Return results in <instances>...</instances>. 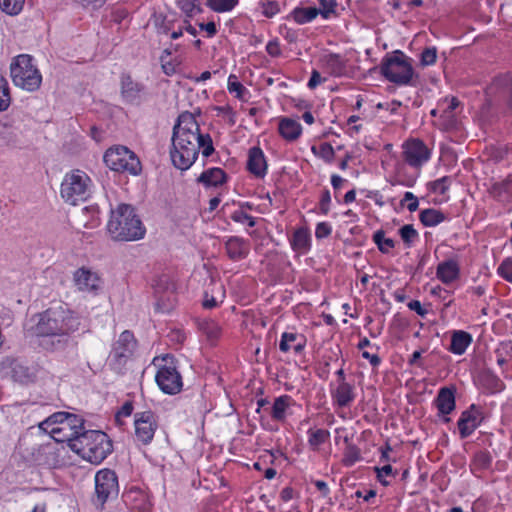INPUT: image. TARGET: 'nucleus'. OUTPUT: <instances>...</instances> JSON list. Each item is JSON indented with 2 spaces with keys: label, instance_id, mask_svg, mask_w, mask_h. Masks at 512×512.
<instances>
[{
  "label": "nucleus",
  "instance_id": "nucleus-62",
  "mask_svg": "<svg viewBox=\"0 0 512 512\" xmlns=\"http://www.w3.org/2000/svg\"><path fill=\"white\" fill-rule=\"evenodd\" d=\"M331 196L329 190H324L320 200V210L326 214L329 211Z\"/></svg>",
  "mask_w": 512,
  "mask_h": 512
},
{
  "label": "nucleus",
  "instance_id": "nucleus-21",
  "mask_svg": "<svg viewBox=\"0 0 512 512\" xmlns=\"http://www.w3.org/2000/svg\"><path fill=\"white\" fill-rule=\"evenodd\" d=\"M225 249L231 260L240 261L249 254L250 243L244 238L231 236L225 242Z\"/></svg>",
  "mask_w": 512,
  "mask_h": 512
},
{
  "label": "nucleus",
  "instance_id": "nucleus-47",
  "mask_svg": "<svg viewBox=\"0 0 512 512\" xmlns=\"http://www.w3.org/2000/svg\"><path fill=\"white\" fill-rule=\"evenodd\" d=\"M497 273L506 281L512 283V258L504 259L497 268Z\"/></svg>",
  "mask_w": 512,
  "mask_h": 512
},
{
  "label": "nucleus",
  "instance_id": "nucleus-8",
  "mask_svg": "<svg viewBox=\"0 0 512 512\" xmlns=\"http://www.w3.org/2000/svg\"><path fill=\"white\" fill-rule=\"evenodd\" d=\"M90 184L91 179L85 172L74 170L65 175L61 183V196L65 202L77 205L89 197Z\"/></svg>",
  "mask_w": 512,
  "mask_h": 512
},
{
  "label": "nucleus",
  "instance_id": "nucleus-35",
  "mask_svg": "<svg viewBox=\"0 0 512 512\" xmlns=\"http://www.w3.org/2000/svg\"><path fill=\"white\" fill-rule=\"evenodd\" d=\"M177 20L174 17L162 16L156 18L155 27L158 34L168 35L176 27Z\"/></svg>",
  "mask_w": 512,
  "mask_h": 512
},
{
  "label": "nucleus",
  "instance_id": "nucleus-15",
  "mask_svg": "<svg viewBox=\"0 0 512 512\" xmlns=\"http://www.w3.org/2000/svg\"><path fill=\"white\" fill-rule=\"evenodd\" d=\"M135 436L142 444H149L158 427L157 417L152 411H143L135 414Z\"/></svg>",
  "mask_w": 512,
  "mask_h": 512
},
{
  "label": "nucleus",
  "instance_id": "nucleus-6",
  "mask_svg": "<svg viewBox=\"0 0 512 512\" xmlns=\"http://www.w3.org/2000/svg\"><path fill=\"white\" fill-rule=\"evenodd\" d=\"M10 75L13 83L26 91L38 90L42 83V75L33 63V58L27 54L15 57L10 65Z\"/></svg>",
  "mask_w": 512,
  "mask_h": 512
},
{
  "label": "nucleus",
  "instance_id": "nucleus-23",
  "mask_svg": "<svg viewBox=\"0 0 512 512\" xmlns=\"http://www.w3.org/2000/svg\"><path fill=\"white\" fill-rule=\"evenodd\" d=\"M331 13V9H317L316 7H296L291 15L295 22L298 24H305L321 14L324 18H328Z\"/></svg>",
  "mask_w": 512,
  "mask_h": 512
},
{
  "label": "nucleus",
  "instance_id": "nucleus-1",
  "mask_svg": "<svg viewBox=\"0 0 512 512\" xmlns=\"http://www.w3.org/2000/svg\"><path fill=\"white\" fill-rule=\"evenodd\" d=\"M33 335L44 338L41 345L51 351L67 346L71 334L80 329L81 319L67 305L57 303L32 317Z\"/></svg>",
  "mask_w": 512,
  "mask_h": 512
},
{
  "label": "nucleus",
  "instance_id": "nucleus-28",
  "mask_svg": "<svg viewBox=\"0 0 512 512\" xmlns=\"http://www.w3.org/2000/svg\"><path fill=\"white\" fill-rule=\"evenodd\" d=\"M332 398L338 409H344L352 401V387L347 382L337 384L332 390Z\"/></svg>",
  "mask_w": 512,
  "mask_h": 512
},
{
  "label": "nucleus",
  "instance_id": "nucleus-51",
  "mask_svg": "<svg viewBox=\"0 0 512 512\" xmlns=\"http://www.w3.org/2000/svg\"><path fill=\"white\" fill-rule=\"evenodd\" d=\"M202 139H199V149L202 148V155L209 157L214 152L212 138L209 134H201Z\"/></svg>",
  "mask_w": 512,
  "mask_h": 512
},
{
  "label": "nucleus",
  "instance_id": "nucleus-59",
  "mask_svg": "<svg viewBox=\"0 0 512 512\" xmlns=\"http://www.w3.org/2000/svg\"><path fill=\"white\" fill-rule=\"evenodd\" d=\"M133 412V404L131 401H126L120 410L117 412L115 419L118 423H120L121 417H129Z\"/></svg>",
  "mask_w": 512,
  "mask_h": 512
},
{
  "label": "nucleus",
  "instance_id": "nucleus-10",
  "mask_svg": "<svg viewBox=\"0 0 512 512\" xmlns=\"http://www.w3.org/2000/svg\"><path fill=\"white\" fill-rule=\"evenodd\" d=\"M103 160L107 167L116 172H127L136 176L142 170L139 158L125 146L109 148L105 152Z\"/></svg>",
  "mask_w": 512,
  "mask_h": 512
},
{
  "label": "nucleus",
  "instance_id": "nucleus-58",
  "mask_svg": "<svg viewBox=\"0 0 512 512\" xmlns=\"http://www.w3.org/2000/svg\"><path fill=\"white\" fill-rule=\"evenodd\" d=\"M487 381L493 392H500L505 388L504 383L494 374H488Z\"/></svg>",
  "mask_w": 512,
  "mask_h": 512
},
{
  "label": "nucleus",
  "instance_id": "nucleus-3",
  "mask_svg": "<svg viewBox=\"0 0 512 512\" xmlns=\"http://www.w3.org/2000/svg\"><path fill=\"white\" fill-rule=\"evenodd\" d=\"M202 139L199 125L194 117L181 114L173 127L170 157L173 165L180 170L189 169L199 154V142Z\"/></svg>",
  "mask_w": 512,
  "mask_h": 512
},
{
  "label": "nucleus",
  "instance_id": "nucleus-9",
  "mask_svg": "<svg viewBox=\"0 0 512 512\" xmlns=\"http://www.w3.org/2000/svg\"><path fill=\"white\" fill-rule=\"evenodd\" d=\"M137 341L132 332L123 331L113 343L108 357V365L117 374H123L128 361L132 358Z\"/></svg>",
  "mask_w": 512,
  "mask_h": 512
},
{
  "label": "nucleus",
  "instance_id": "nucleus-32",
  "mask_svg": "<svg viewBox=\"0 0 512 512\" xmlns=\"http://www.w3.org/2000/svg\"><path fill=\"white\" fill-rule=\"evenodd\" d=\"M291 402V397L282 395L275 399L271 408V417L277 421H283L286 417V410Z\"/></svg>",
  "mask_w": 512,
  "mask_h": 512
},
{
  "label": "nucleus",
  "instance_id": "nucleus-12",
  "mask_svg": "<svg viewBox=\"0 0 512 512\" xmlns=\"http://www.w3.org/2000/svg\"><path fill=\"white\" fill-rule=\"evenodd\" d=\"M120 95L125 104L139 106L147 98V88L130 74L122 73L120 76Z\"/></svg>",
  "mask_w": 512,
  "mask_h": 512
},
{
  "label": "nucleus",
  "instance_id": "nucleus-55",
  "mask_svg": "<svg viewBox=\"0 0 512 512\" xmlns=\"http://www.w3.org/2000/svg\"><path fill=\"white\" fill-rule=\"evenodd\" d=\"M363 104H366L367 107L364 108L362 115L365 119L371 120L374 117V106L371 103H366L362 95L357 96L354 108L360 109Z\"/></svg>",
  "mask_w": 512,
  "mask_h": 512
},
{
  "label": "nucleus",
  "instance_id": "nucleus-20",
  "mask_svg": "<svg viewBox=\"0 0 512 512\" xmlns=\"http://www.w3.org/2000/svg\"><path fill=\"white\" fill-rule=\"evenodd\" d=\"M487 94L498 96L512 108V78L510 76L495 78L488 87Z\"/></svg>",
  "mask_w": 512,
  "mask_h": 512
},
{
  "label": "nucleus",
  "instance_id": "nucleus-26",
  "mask_svg": "<svg viewBox=\"0 0 512 512\" xmlns=\"http://www.w3.org/2000/svg\"><path fill=\"white\" fill-rule=\"evenodd\" d=\"M335 443L341 449L345 450L344 463L349 466L352 464V444L350 443V433L348 427L335 428Z\"/></svg>",
  "mask_w": 512,
  "mask_h": 512
},
{
  "label": "nucleus",
  "instance_id": "nucleus-33",
  "mask_svg": "<svg viewBox=\"0 0 512 512\" xmlns=\"http://www.w3.org/2000/svg\"><path fill=\"white\" fill-rule=\"evenodd\" d=\"M310 236L306 229H297L291 240L292 248L296 251H305L309 247Z\"/></svg>",
  "mask_w": 512,
  "mask_h": 512
},
{
  "label": "nucleus",
  "instance_id": "nucleus-7",
  "mask_svg": "<svg viewBox=\"0 0 512 512\" xmlns=\"http://www.w3.org/2000/svg\"><path fill=\"white\" fill-rule=\"evenodd\" d=\"M381 73L390 82L397 85H409L414 71L409 58L397 50L383 58Z\"/></svg>",
  "mask_w": 512,
  "mask_h": 512
},
{
  "label": "nucleus",
  "instance_id": "nucleus-54",
  "mask_svg": "<svg viewBox=\"0 0 512 512\" xmlns=\"http://www.w3.org/2000/svg\"><path fill=\"white\" fill-rule=\"evenodd\" d=\"M508 177L502 182H496L491 187V194L496 198L508 196Z\"/></svg>",
  "mask_w": 512,
  "mask_h": 512
},
{
  "label": "nucleus",
  "instance_id": "nucleus-34",
  "mask_svg": "<svg viewBox=\"0 0 512 512\" xmlns=\"http://www.w3.org/2000/svg\"><path fill=\"white\" fill-rule=\"evenodd\" d=\"M239 4V0H206V6L216 13L232 11Z\"/></svg>",
  "mask_w": 512,
  "mask_h": 512
},
{
  "label": "nucleus",
  "instance_id": "nucleus-46",
  "mask_svg": "<svg viewBox=\"0 0 512 512\" xmlns=\"http://www.w3.org/2000/svg\"><path fill=\"white\" fill-rule=\"evenodd\" d=\"M259 6L262 9V14L267 18H272L280 11L278 2L273 0L260 1Z\"/></svg>",
  "mask_w": 512,
  "mask_h": 512
},
{
  "label": "nucleus",
  "instance_id": "nucleus-11",
  "mask_svg": "<svg viewBox=\"0 0 512 512\" xmlns=\"http://www.w3.org/2000/svg\"><path fill=\"white\" fill-rule=\"evenodd\" d=\"M96 504L103 507L109 500L116 498L119 493L118 477L113 470L102 469L95 475Z\"/></svg>",
  "mask_w": 512,
  "mask_h": 512
},
{
  "label": "nucleus",
  "instance_id": "nucleus-19",
  "mask_svg": "<svg viewBox=\"0 0 512 512\" xmlns=\"http://www.w3.org/2000/svg\"><path fill=\"white\" fill-rule=\"evenodd\" d=\"M455 393L456 388L453 386L450 387H442L439 389L437 397L434 401L435 406L438 409V414L440 416H444V422H449L450 418L448 415L455 410L456 401H455Z\"/></svg>",
  "mask_w": 512,
  "mask_h": 512
},
{
  "label": "nucleus",
  "instance_id": "nucleus-60",
  "mask_svg": "<svg viewBox=\"0 0 512 512\" xmlns=\"http://www.w3.org/2000/svg\"><path fill=\"white\" fill-rule=\"evenodd\" d=\"M407 306L410 310L415 311L421 317H425L428 313V310L423 308L421 302L418 300H411Z\"/></svg>",
  "mask_w": 512,
  "mask_h": 512
},
{
  "label": "nucleus",
  "instance_id": "nucleus-22",
  "mask_svg": "<svg viewBox=\"0 0 512 512\" xmlns=\"http://www.w3.org/2000/svg\"><path fill=\"white\" fill-rule=\"evenodd\" d=\"M247 169L258 178H263L266 175L267 163L264 153L259 147L249 149Z\"/></svg>",
  "mask_w": 512,
  "mask_h": 512
},
{
  "label": "nucleus",
  "instance_id": "nucleus-39",
  "mask_svg": "<svg viewBox=\"0 0 512 512\" xmlns=\"http://www.w3.org/2000/svg\"><path fill=\"white\" fill-rule=\"evenodd\" d=\"M11 103L9 84L6 78L0 75V111L8 109Z\"/></svg>",
  "mask_w": 512,
  "mask_h": 512
},
{
  "label": "nucleus",
  "instance_id": "nucleus-63",
  "mask_svg": "<svg viewBox=\"0 0 512 512\" xmlns=\"http://www.w3.org/2000/svg\"><path fill=\"white\" fill-rule=\"evenodd\" d=\"M322 80L323 78L321 77L320 73L317 70H313L308 81V87L310 89H315L322 82Z\"/></svg>",
  "mask_w": 512,
  "mask_h": 512
},
{
  "label": "nucleus",
  "instance_id": "nucleus-53",
  "mask_svg": "<svg viewBox=\"0 0 512 512\" xmlns=\"http://www.w3.org/2000/svg\"><path fill=\"white\" fill-rule=\"evenodd\" d=\"M437 59V50L435 47H429L421 53V64L423 66L433 65Z\"/></svg>",
  "mask_w": 512,
  "mask_h": 512
},
{
  "label": "nucleus",
  "instance_id": "nucleus-42",
  "mask_svg": "<svg viewBox=\"0 0 512 512\" xmlns=\"http://www.w3.org/2000/svg\"><path fill=\"white\" fill-rule=\"evenodd\" d=\"M25 0H0V8L9 15H17L21 12Z\"/></svg>",
  "mask_w": 512,
  "mask_h": 512
},
{
  "label": "nucleus",
  "instance_id": "nucleus-30",
  "mask_svg": "<svg viewBox=\"0 0 512 512\" xmlns=\"http://www.w3.org/2000/svg\"><path fill=\"white\" fill-rule=\"evenodd\" d=\"M197 180L205 186H218L226 181V174L221 168H210L204 171Z\"/></svg>",
  "mask_w": 512,
  "mask_h": 512
},
{
  "label": "nucleus",
  "instance_id": "nucleus-31",
  "mask_svg": "<svg viewBox=\"0 0 512 512\" xmlns=\"http://www.w3.org/2000/svg\"><path fill=\"white\" fill-rule=\"evenodd\" d=\"M419 219L426 227H434L446 220L443 212L437 209L429 208L420 212Z\"/></svg>",
  "mask_w": 512,
  "mask_h": 512
},
{
  "label": "nucleus",
  "instance_id": "nucleus-40",
  "mask_svg": "<svg viewBox=\"0 0 512 512\" xmlns=\"http://www.w3.org/2000/svg\"><path fill=\"white\" fill-rule=\"evenodd\" d=\"M177 6L186 15L187 18H192L196 12H201L199 0H178Z\"/></svg>",
  "mask_w": 512,
  "mask_h": 512
},
{
  "label": "nucleus",
  "instance_id": "nucleus-48",
  "mask_svg": "<svg viewBox=\"0 0 512 512\" xmlns=\"http://www.w3.org/2000/svg\"><path fill=\"white\" fill-rule=\"evenodd\" d=\"M201 330L211 340L217 339L221 332L220 326L213 321H206V322L202 323Z\"/></svg>",
  "mask_w": 512,
  "mask_h": 512
},
{
  "label": "nucleus",
  "instance_id": "nucleus-13",
  "mask_svg": "<svg viewBox=\"0 0 512 512\" xmlns=\"http://www.w3.org/2000/svg\"><path fill=\"white\" fill-rule=\"evenodd\" d=\"M1 371L6 377L20 384H29L35 380V372L23 361L17 358L6 357L1 362Z\"/></svg>",
  "mask_w": 512,
  "mask_h": 512
},
{
  "label": "nucleus",
  "instance_id": "nucleus-57",
  "mask_svg": "<svg viewBox=\"0 0 512 512\" xmlns=\"http://www.w3.org/2000/svg\"><path fill=\"white\" fill-rule=\"evenodd\" d=\"M328 64L333 69L334 74L341 75L344 73V66L339 55H331Z\"/></svg>",
  "mask_w": 512,
  "mask_h": 512
},
{
  "label": "nucleus",
  "instance_id": "nucleus-29",
  "mask_svg": "<svg viewBox=\"0 0 512 512\" xmlns=\"http://www.w3.org/2000/svg\"><path fill=\"white\" fill-rule=\"evenodd\" d=\"M280 135L288 141L296 140L301 134V125L292 119L284 118L278 127Z\"/></svg>",
  "mask_w": 512,
  "mask_h": 512
},
{
  "label": "nucleus",
  "instance_id": "nucleus-24",
  "mask_svg": "<svg viewBox=\"0 0 512 512\" xmlns=\"http://www.w3.org/2000/svg\"><path fill=\"white\" fill-rule=\"evenodd\" d=\"M305 343L306 340L304 336L297 333L284 332L281 336L279 349L282 352L293 350L295 353L299 354L303 351Z\"/></svg>",
  "mask_w": 512,
  "mask_h": 512
},
{
  "label": "nucleus",
  "instance_id": "nucleus-38",
  "mask_svg": "<svg viewBox=\"0 0 512 512\" xmlns=\"http://www.w3.org/2000/svg\"><path fill=\"white\" fill-rule=\"evenodd\" d=\"M309 439L308 442L310 446L316 450L320 445L326 442L329 437V432L325 429H310L308 431Z\"/></svg>",
  "mask_w": 512,
  "mask_h": 512
},
{
  "label": "nucleus",
  "instance_id": "nucleus-44",
  "mask_svg": "<svg viewBox=\"0 0 512 512\" xmlns=\"http://www.w3.org/2000/svg\"><path fill=\"white\" fill-rule=\"evenodd\" d=\"M399 234H400L401 239L403 240V242L408 247H410L412 242L416 238H418V232L415 230V228L411 224H406V225L402 226L400 228V230H399Z\"/></svg>",
  "mask_w": 512,
  "mask_h": 512
},
{
  "label": "nucleus",
  "instance_id": "nucleus-45",
  "mask_svg": "<svg viewBox=\"0 0 512 512\" xmlns=\"http://www.w3.org/2000/svg\"><path fill=\"white\" fill-rule=\"evenodd\" d=\"M312 151L327 162H330L334 156L333 147L329 143H321L318 147L313 146Z\"/></svg>",
  "mask_w": 512,
  "mask_h": 512
},
{
  "label": "nucleus",
  "instance_id": "nucleus-43",
  "mask_svg": "<svg viewBox=\"0 0 512 512\" xmlns=\"http://www.w3.org/2000/svg\"><path fill=\"white\" fill-rule=\"evenodd\" d=\"M450 184H451V178L448 176H444L439 179H436L433 182H430L429 189L434 193L443 195L448 191Z\"/></svg>",
  "mask_w": 512,
  "mask_h": 512
},
{
  "label": "nucleus",
  "instance_id": "nucleus-36",
  "mask_svg": "<svg viewBox=\"0 0 512 512\" xmlns=\"http://www.w3.org/2000/svg\"><path fill=\"white\" fill-rule=\"evenodd\" d=\"M373 240L378 249L384 254L390 253V251L395 247L394 240L386 238L385 233L382 230H378L373 234Z\"/></svg>",
  "mask_w": 512,
  "mask_h": 512
},
{
  "label": "nucleus",
  "instance_id": "nucleus-14",
  "mask_svg": "<svg viewBox=\"0 0 512 512\" xmlns=\"http://www.w3.org/2000/svg\"><path fill=\"white\" fill-rule=\"evenodd\" d=\"M155 380L161 391L169 395L179 393L183 386L182 377L172 362L159 368Z\"/></svg>",
  "mask_w": 512,
  "mask_h": 512
},
{
  "label": "nucleus",
  "instance_id": "nucleus-56",
  "mask_svg": "<svg viewBox=\"0 0 512 512\" xmlns=\"http://www.w3.org/2000/svg\"><path fill=\"white\" fill-rule=\"evenodd\" d=\"M405 202H407V209L410 212H414L418 209V199L412 192H405L404 197L401 200V205H404Z\"/></svg>",
  "mask_w": 512,
  "mask_h": 512
},
{
  "label": "nucleus",
  "instance_id": "nucleus-5",
  "mask_svg": "<svg viewBox=\"0 0 512 512\" xmlns=\"http://www.w3.org/2000/svg\"><path fill=\"white\" fill-rule=\"evenodd\" d=\"M71 450L92 464H100L111 452L112 442L102 431H84L72 440Z\"/></svg>",
  "mask_w": 512,
  "mask_h": 512
},
{
  "label": "nucleus",
  "instance_id": "nucleus-25",
  "mask_svg": "<svg viewBox=\"0 0 512 512\" xmlns=\"http://www.w3.org/2000/svg\"><path fill=\"white\" fill-rule=\"evenodd\" d=\"M472 335L463 330H455L451 335V344L448 350L455 355H462L472 343Z\"/></svg>",
  "mask_w": 512,
  "mask_h": 512
},
{
  "label": "nucleus",
  "instance_id": "nucleus-37",
  "mask_svg": "<svg viewBox=\"0 0 512 512\" xmlns=\"http://www.w3.org/2000/svg\"><path fill=\"white\" fill-rule=\"evenodd\" d=\"M374 471L376 473L377 480L383 485L388 486L390 485V479L395 478L397 475V472L393 470L392 466L390 464H386L382 467L375 466Z\"/></svg>",
  "mask_w": 512,
  "mask_h": 512
},
{
  "label": "nucleus",
  "instance_id": "nucleus-52",
  "mask_svg": "<svg viewBox=\"0 0 512 512\" xmlns=\"http://www.w3.org/2000/svg\"><path fill=\"white\" fill-rule=\"evenodd\" d=\"M231 219L238 223H247L249 227L255 226V219L243 210H236L231 214Z\"/></svg>",
  "mask_w": 512,
  "mask_h": 512
},
{
  "label": "nucleus",
  "instance_id": "nucleus-64",
  "mask_svg": "<svg viewBox=\"0 0 512 512\" xmlns=\"http://www.w3.org/2000/svg\"><path fill=\"white\" fill-rule=\"evenodd\" d=\"M199 27L201 30H205L207 32L208 37H213L217 33L216 24L214 22H208V23H200Z\"/></svg>",
  "mask_w": 512,
  "mask_h": 512
},
{
  "label": "nucleus",
  "instance_id": "nucleus-17",
  "mask_svg": "<svg viewBox=\"0 0 512 512\" xmlns=\"http://www.w3.org/2000/svg\"><path fill=\"white\" fill-rule=\"evenodd\" d=\"M482 419L481 409L475 404L463 411L457 423L461 439L469 437L480 426Z\"/></svg>",
  "mask_w": 512,
  "mask_h": 512
},
{
  "label": "nucleus",
  "instance_id": "nucleus-41",
  "mask_svg": "<svg viewBox=\"0 0 512 512\" xmlns=\"http://www.w3.org/2000/svg\"><path fill=\"white\" fill-rule=\"evenodd\" d=\"M228 91L230 93H235L236 98L240 100H244L245 95L248 94V90L245 86H243L237 79V77L231 74L228 77Z\"/></svg>",
  "mask_w": 512,
  "mask_h": 512
},
{
  "label": "nucleus",
  "instance_id": "nucleus-27",
  "mask_svg": "<svg viewBox=\"0 0 512 512\" xmlns=\"http://www.w3.org/2000/svg\"><path fill=\"white\" fill-rule=\"evenodd\" d=\"M437 278L444 284H450L459 276V266L454 260L441 262L436 271Z\"/></svg>",
  "mask_w": 512,
  "mask_h": 512
},
{
  "label": "nucleus",
  "instance_id": "nucleus-49",
  "mask_svg": "<svg viewBox=\"0 0 512 512\" xmlns=\"http://www.w3.org/2000/svg\"><path fill=\"white\" fill-rule=\"evenodd\" d=\"M361 356L364 359H367L370 364L375 367L380 363V358L378 356V347H368L362 350H359Z\"/></svg>",
  "mask_w": 512,
  "mask_h": 512
},
{
  "label": "nucleus",
  "instance_id": "nucleus-50",
  "mask_svg": "<svg viewBox=\"0 0 512 512\" xmlns=\"http://www.w3.org/2000/svg\"><path fill=\"white\" fill-rule=\"evenodd\" d=\"M492 458L488 452L480 451L475 454L473 463L479 469H486L491 465Z\"/></svg>",
  "mask_w": 512,
  "mask_h": 512
},
{
  "label": "nucleus",
  "instance_id": "nucleus-16",
  "mask_svg": "<svg viewBox=\"0 0 512 512\" xmlns=\"http://www.w3.org/2000/svg\"><path fill=\"white\" fill-rule=\"evenodd\" d=\"M431 157V151L419 139L408 140L403 145V158L411 167L419 168Z\"/></svg>",
  "mask_w": 512,
  "mask_h": 512
},
{
  "label": "nucleus",
  "instance_id": "nucleus-61",
  "mask_svg": "<svg viewBox=\"0 0 512 512\" xmlns=\"http://www.w3.org/2000/svg\"><path fill=\"white\" fill-rule=\"evenodd\" d=\"M266 52L272 56L277 57L281 54L280 45L277 40L269 41L266 45Z\"/></svg>",
  "mask_w": 512,
  "mask_h": 512
},
{
  "label": "nucleus",
  "instance_id": "nucleus-18",
  "mask_svg": "<svg viewBox=\"0 0 512 512\" xmlns=\"http://www.w3.org/2000/svg\"><path fill=\"white\" fill-rule=\"evenodd\" d=\"M73 282L77 289L85 293L96 294L101 287V279L92 270L81 267L73 273Z\"/></svg>",
  "mask_w": 512,
  "mask_h": 512
},
{
  "label": "nucleus",
  "instance_id": "nucleus-2",
  "mask_svg": "<svg viewBox=\"0 0 512 512\" xmlns=\"http://www.w3.org/2000/svg\"><path fill=\"white\" fill-rule=\"evenodd\" d=\"M39 428L50 433L54 442L44 444L40 452L48 456L46 464L54 466L59 462L57 444L67 442L71 447L72 440L84 432L83 419L68 412H56L39 424Z\"/></svg>",
  "mask_w": 512,
  "mask_h": 512
},
{
  "label": "nucleus",
  "instance_id": "nucleus-4",
  "mask_svg": "<svg viewBox=\"0 0 512 512\" xmlns=\"http://www.w3.org/2000/svg\"><path fill=\"white\" fill-rule=\"evenodd\" d=\"M107 230L114 240L119 241L138 240L145 234L141 220L135 214L134 208L128 204H120L111 211Z\"/></svg>",
  "mask_w": 512,
  "mask_h": 512
}]
</instances>
